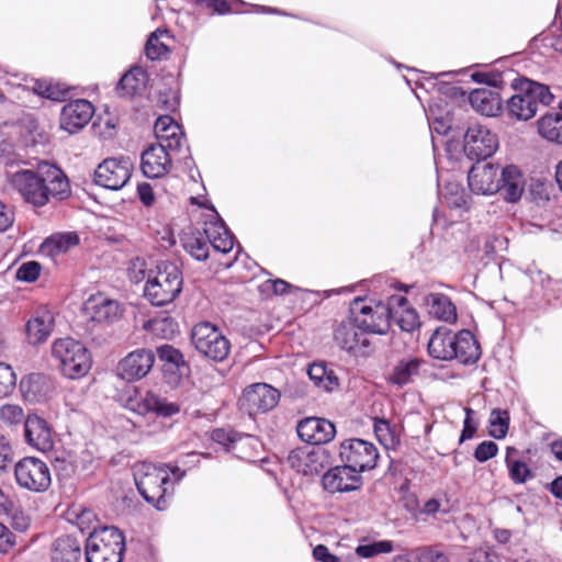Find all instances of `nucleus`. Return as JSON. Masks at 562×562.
Returning <instances> with one entry per match:
<instances>
[{
  "label": "nucleus",
  "instance_id": "1",
  "mask_svg": "<svg viewBox=\"0 0 562 562\" xmlns=\"http://www.w3.org/2000/svg\"><path fill=\"white\" fill-rule=\"evenodd\" d=\"M7 186L15 191L24 202L41 207L50 196L64 199L69 193V182L65 173L56 166L41 164L36 171L19 169L5 172Z\"/></svg>",
  "mask_w": 562,
  "mask_h": 562
},
{
  "label": "nucleus",
  "instance_id": "2",
  "mask_svg": "<svg viewBox=\"0 0 562 562\" xmlns=\"http://www.w3.org/2000/svg\"><path fill=\"white\" fill-rule=\"evenodd\" d=\"M186 476L178 465L142 462L134 468L136 487L143 498L158 510L168 507L173 495V485Z\"/></svg>",
  "mask_w": 562,
  "mask_h": 562
},
{
  "label": "nucleus",
  "instance_id": "3",
  "mask_svg": "<svg viewBox=\"0 0 562 562\" xmlns=\"http://www.w3.org/2000/svg\"><path fill=\"white\" fill-rule=\"evenodd\" d=\"M405 303L406 297L403 295H391L386 303L357 297L350 304V313L362 330L384 335L392 322V308Z\"/></svg>",
  "mask_w": 562,
  "mask_h": 562
},
{
  "label": "nucleus",
  "instance_id": "4",
  "mask_svg": "<svg viewBox=\"0 0 562 562\" xmlns=\"http://www.w3.org/2000/svg\"><path fill=\"white\" fill-rule=\"evenodd\" d=\"M183 277L177 263L160 261L147 273L144 296L156 306L167 305L180 294Z\"/></svg>",
  "mask_w": 562,
  "mask_h": 562
},
{
  "label": "nucleus",
  "instance_id": "5",
  "mask_svg": "<svg viewBox=\"0 0 562 562\" xmlns=\"http://www.w3.org/2000/svg\"><path fill=\"white\" fill-rule=\"evenodd\" d=\"M516 93L507 101V111L517 120L527 121L533 117L539 105H549L553 101V94L549 87L529 80L520 79L514 86Z\"/></svg>",
  "mask_w": 562,
  "mask_h": 562
},
{
  "label": "nucleus",
  "instance_id": "6",
  "mask_svg": "<svg viewBox=\"0 0 562 562\" xmlns=\"http://www.w3.org/2000/svg\"><path fill=\"white\" fill-rule=\"evenodd\" d=\"M52 358L61 373L69 379L81 378L91 368L88 349L80 341L70 337L54 340Z\"/></svg>",
  "mask_w": 562,
  "mask_h": 562
},
{
  "label": "nucleus",
  "instance_id": "7",
  "mask_svg": "<svg viewBox=\"0 0 562 562\" xmlns=\"http://www.w3.org/2000/svg\"><path fill=\"white\" fill-rule=\"evenodd\" d=\"M125 539L116 527L93 528L86 540L87 562H122Z\"/></svg>",
  "mask_w": 562,
  "mask_h": 562
},
{
  "label": "nucleus",
  "instance_id": "8",
  "mask_svg": "<svg viewBox=\"0 0 562 562\" xmlns=\"http://www.w3.org/2000/svg\"><path fill=\"white\" fill-rule=\"evenodd\" d=\"M191 341L201 356L215 362L224 361L231 351L229 340L210 322H200L192 328Z\"/></svg>",
  "mask_w": 562,
  "mask_h": 562
},
{
  "label": "nucleus",
  "instance_id": "9",
  "mask_svg": "<svg viewBox=\"0 0 562 562\" xmlns=\"http://www.w3.org/2000/svg\"><path fill=\"white\" fill-rule=\"evenodd\" d=\"M16 483L32 492H44L52 483L50 471L46 462L35 457L21 459L14 468Z\"/></svg>",
  "mask_w": 562,
  "mask_h": 562
},
{
  "label": "nucleus",
  "instance_id": "10",
  "mask_svg": "<svg viewBox=\"0 0 562 562\" xmlns=\"http://www.w3.org/2000/svg\"><path fill=\"white\" fill-rule=\"evenodd\" d=\"M339 456L344 463L360 474L375 468L379 451L370 441L350 438L340 443Z\"/></svg>",
  "mask_w": 562,
  "mask_h": 562
},
{
  "label": "nucleus",
  "instance_id": "11",
  "mask_svg": "<svg viewBox=\"0 0 562 562\" xmlns=\"http://www.w3.org/2000/svg\"><path fill=\"white\" fill-rule=\"evenodd\" d=\"M133 162L128 157H111L104 159L94 170L95 184L109 190H120L131 179Z\"/></svg>",
  "mask_w": 562,
  "mask_h": 562
},
{
  "label": "nucleus",
  "instance_id": "12",
  "mask_svg": "<svg viewBox=\"0 0 562 562\" xmlns=\"http://www.w3.org/2000/svg\"><path fill=\"white\" fill-rule=\"evenodd\" d=\"M463 148L469 159L484 160L498 148V138L485 125L477 122L471 123L464 135Z\"/></svg>",
  "mask_w": 562,
  "mask_h": 562
},
{
  "label": "nucleus",
  "instance_id": "13",
  "mask_svg": "<svg viewBox=\"0 0 562 562\" xmlns=\"http://www.w3.org/2000/svg\"><path fill=\"white\" fill-rule=\"evenodd\" d=\"M280 392L267 383H255L246 387L239 400L240 408L250 416L273 409L280 401Z\"/></svg>",
  "mask_w": 562,
  "mask_h": 562
},
{
  "label": "nucleus",
  "instance_id": "14",
  "mask_svg": "<svg viewBox=\"0 0 562 562\" xmlns=\"http://www.w3.org/2000/svg\"><path fill=\"white\" fill-rule=\"evenodd\" d=\"M334 338L341 349L353 356L364 357L371 352V342L368 338V333L360 328L352 316L349 321L338 325Z\"/></svg>",
  "mask_w": 562,
  "mask_h": 562
},
{
  "label": "nucleus",
  "instance_id": "15",
  "mask_svg": "<svg viewBox=\"0 0 562 562\" xmlns=\"http://www.w3.org/2000/svg\"><path fill=\"white\" fill-rule=\"evenodd\" d=\"M155 363V353L147 348L131 351L117 364V375L125 381H137L146 376Z\"/></svg>",
  "mask_w": 562,
  "mask_h": 562
},
{
  "label": "nucleus",
  "instance_id": "16",
  "mask_svg": "<svg viewBox=\"0 0 562 562\" xmlns=\"http://www.w3.org/2000/svg\"><path fill=\"white\" fill-rule=\"evenodd\" d=\"M497 186L499 187L497 193L501 194L504 201L516 203L525 192L526 177L518 166L506 165L499 168Z\"/></svg>",
  "mask_w": 562,
  "mask_h": 562
},
{
  "label": "nucleus",
  "instance_id": "17",
  "mask_svg": "<svg viewBox=\"0 0 562 562\" xmlns=\"http://www.w3.org/2000/svg\"><path fill=\"white\" fill-rule=\"evenodd\" d=\"M326 459L327 457L321 448H299L290 452L288 463L296 472L313 476L324 470Z\"/></svg>",
  "mask_w": 562,
  "mask_h": 562
},
{
  "label": "nucleus",
  "instance_id": "18",
  "mask_svg": "<svg viewBox=\"0 0 562 562\" xmlns=\"http://www.w3.org/2000/svg\"><path fill=\"white\" fill-rule=\"evenodd\" d=\"M499 173V166L491 162L480 164L472 166L468 173L469 188L473 193L492 195L497 193V177Z\"/></svg>",
  "mask_w": 562,
  "mask_h": 562
},
{
  "label": "nucleus",
  "instance_id": "19",
  "mask_svg": "<svg viewBox=\"0 0 562 562\" xmlns=\"http://www.w3.org/2000/svg\"><path fill=\"white\" fill-rule=\"evenodd\" d=\"M169 148L159 144L149 145L142 154L140 169L146 178H161L171 169Z\"/></svg>",
  "mask_w": 562,
  "mask_h": 562
},
{
  "label": "nucleus",
  "instance_id": "20",
  "mask_svg": "<svg viewBox=\"0 0 562 562\" xmlns=\"http://www.w3.org/2000/svg\"><path fill=\"white\" fill-rule=\"evenodd\" d=\"M93 112V105L88 100L70 101L63 106L60 127L69 134H75L89 123Z\"/></svg>",
  "mask_w": 562,
  "mask_h": 562
},
{
  "label": "nucleus",
  "instance_id": "21",
  "mask_svg": "<svg viewBox=\"0 0 562 562\" xmlns=\"http://www.w3.org/2000/svg\"><path fill=\"white\" fill-rule=\"evenodd\" d=\"M83 310L92 322L100 324H112L123 314L120 303L103 294L90 296L85 303Z\"/></svg>",
  "mask_w": 562,
  "mask_h": 562
},
{
  "label": "nucleus",
  "instance_id": "22",
  "mask_svg": "<svg viewBox=\"0 0 562 562\" xmlns=\"http://www.w3.org/2000/svg\"><path fill=\"white\" fill-rule=\"evenodd\" d=\"M296 431L303 441L315 447L329 442L335 437L336 428L325 418L308 417L297 424Z\"/></svg>",
  "mask_w": 562,
  "mask_h": 562
},
{
  "label": "nucleus",
  "instance_id": "23",
  "mask_svg": "<svg viewBox=\"0 0 562 562\" xmlns=\"http://www.w3.org/2000/svg\"><path fill=\"white\" fill-rule=\"evenodd\" d=\"M24 437L29 446L41 452L53 449V431L45 419L37 415H29L24 420Z\"/></svg>",
  "mask_w": 562,
  "mask_h": 562
},
{
  "label": "nucleus",
  "instance_id": "24",
  "mask_svg": "<svg viewBox=\"0 0 562 562\" xmlns=\"http://www.w3.org/2000/svg\"><path fill=\"white\" fill-rule=\"evenodd\" d=\"M360 481V474L346 463L331 468L322 479L324 488L329 493L355 491L359 488Z\"/></svg>",
  "mask_w": 562,
  "mask_h": 562
},
{
  "label": "nucleus",
  "instance_id": "25",
  "mask_svg": "<svg viewBox=\"0 0 562 562\" xmlns=\"http://www.w3.org/2000/svg\"><path fill=\"white\" fill-rule=\"evenodd\" d=\"M157 355L164 361V375L169 384H178L188 369L183 355L170 345L157 348Z\"/></svg>",
  "mask_w": 562,
  "mask_h": 562
},
{
  "label": "nucleus",
  "instance_id": "26",
  "mask_svg": "<svg viewBox=\"0 0 562 562\" xmlns=\"http://www.w3.org/2000/svg\"><path fill=\"white\" fill-rule=\"evenodd\" d=\"M54 326L55 317L52 312L37 311L25 325L27 342L33 346L45 342L52 335Z\"/></svg>",
  "mask_w": 562,
  "mask_h": 562
},
{
  "label": "nucleus",
  "instance_id": "27",
  "mask_svg": "<svg viewBox=\"0 0 562 562\" xmlns=\"http://www.w3.org/2000/svg\"><path fill=\"white\" fill-rule=\"evenodd\" d=\"M154 133L158 144L166 146L169 150H178L183 142V132L170 115L159 116L154 125Z\"/></svg>",
  "mask_w": 562,
  "mask_h": 562
},
{
  "label": "nucleus",
  "instance_id": "28",
  "mask_svg": "<svg viewBox=\"0 0 562 562\" xmlns=\"http://www.w3.org/2000/svg\"><path fill=\"white\" fill-rule=\"evenodd\" d=\"M469 102L476 112L485 116H495L502 109L499 94L487 88L473 90L469 95Z\"/></svg>",
  "mask_w": 562,
  "mask_h": 562
},
{
  "label": "nucleus",
  "instance_id": "29",
  "mask_svg": "<svg viewBox=\"0 0 562 562\" xmlns=\"http://www.w3.org/2000/svg\"><path fill=\"white\" fill-rule=\"evenodd\" d=\"M137 412L143 415L154 413L157 416L171 417L180 412V407L177 403L169 402L153 392H147L140 397Z\"/></svg>",
  "mask_w": 562,
  "mask_h": 562
},
{
  "label": "nucleus",
  "instance_id": "30",
  "mask_svg": "<svg viewBox=\"0 0 562 562\" xmlns=\"http://www.w3.org/2000/svg\"><path fill=\"white\" fill-rule=\"evenodd\" d=\"M20 390L26 401L41 402L50 392L52 384L45 374L32 373L21 380Z\"/></svg>",
  "mask_w": 562,
  "mask_h": 562
},
{
  "label": "nucleus",
  "instance_id": "31",
  "mask_svg": "<svg viewBox=\"0 0 562 562\" xmlns=\"http://www.w3.org/2000/svg\"><path fill=\"white\" fill-rule=\"evenodd\" d=\"M53 562H77L81 557L80 541L69 535L58 537L52 544Z\"/></svg>",
  "mask_w": 562,
  "mask_h": 562
},
{
  "label": "nucleus",
  "instance_id": "32",
  "mask_svg": "<svg viewBox=\"0 0 562 562\" xmlns=\"http://www.w3.org/2000/svg\"><path fill=\"white\" fill-rule=\"evenodd\" d=\"M205 235L215 251L228 254L234 247V236L222 218L206 224Z\"/></svg>",
  "mask_w": 562,
  "mask_h": 562
},
{
  "label": "nucleus",
  "instance_id": "33",
  "mask_svg": "<svg viewBox=\"0 0 562 562\" xmlns=\"http://www.w3.org/2000/svg\"><path fill=\"white\" fill-rule=\"evenodd\" d=\"M453 340V344L458 347L456 360L462 364L475 363L479 360L481 356L480 345L470 330H460L454 334Z\"/></svg>",
  "mask_w": 562,
  "mask_h": 562
},
{
  "label": "nucleus",
  "instance_id": "34",
  "mask_svg": "<svg viewBox=\"0 0 562 562\" xmlns=\"http://www.w3.org/2000/svg\"><path fill=\"white\" fill-rule=\"evenodd\" d=\"M454 333L446 327L438 328L428 341V352L430 357L439 360H453L456 353H452L450 344H453Z\"/></svg>",
  "mask_w": 562,
  "mask_h": 562
},
{
  "label": "nucleus",
  "instance_id": "35",
  "mask_svg": "<svg viewBox=\"0 0 562 562\" xmlns=\"http://www.w3.org/2000/svg\"><path fill=\"white\" fill-rule=\"evenodd\" d=\"M428 312L435 318L453 323L457 321V308L450 297L442 293H431L427 296Z\"/></svg>",
  "mask_w": 562,
  "mask_h": 562
},
{
  "label": "nucleus",
  "instance_id": "36",
  "mask_svg": "<svg viewBox=\"0 0 562 562\" xmlns=\"http://www.w3.org/2000/svg\"><path fill=\"white\" fill-rule=\"evenodd\" d=\"M147 81V71L142 67H133L119 81L117 91L121 95L133 97L146 88Z\"/></svg>",
  "mask_w": 562,
  "mask_h": 562
},
{
  "label": "nucleus",
  "instance_id": "37",
  "mask_svg": "<svg viewBox=\"0 0 562 562\" xmlns=\"http://www.w3.org/2000/svg\"><path fill=\"white\" fill-rule=\"evenodd\" d=\"M307 374L314 385L326 392H331L338 387V378L331 369L323 362H314L308 367Z\"/></svg>",
  "mask_w": 562,
  "mask_h": 562
},
{
  "label": "nucleus",
  "instance_id": "38",
  "mask_svg": "<svg viewBox=\"0 0 562 562\" xmlns=\"http://www.w3.org/2000/svg\"><path fill=\"white\" fill-rule=\"evenodd\" d=\"M78 243L79 238L75 233L55 234L44 240L41 246V250L49 257H56L68 251Z\"/></svg>",
  "mask_w": 562,
  "mask_h": 562
},
{
  "label": "nucleus",
  "instance_id": "39",
  "mask_svg": "<svg viewBox=\"0 0 562 562\" xmlns=\"http://www.w3.org/2000/svg\"><path fill=\"white\" fill-rule=\"evenodd\" d=\"M171 38L167 29H157L154 31L149 35L145 46L146 56L151 60L166 57L170 53L167 41Z\"/></svg>",
  "mask_w": 562,
  "mask_h": 562
},
{
  "label": "nucleus",
  "instance_id": "40",
  "mask_svg": "<svg viewBox=\"0 0 562 562\" xmlns=\"http://www.w3.org/2000/svg\"><path fill=\"white\" fill-rule=\"evenodd\" d=\"M538 132L543 138L562 144V113L554 112L542 116L538 121Z\"/></svg>",
  "mask_w": 562,
  "mask_h": 562
},
{
  "label": "nucleus",
  "instance_id": "41",
  "mask_svg": "<svg viewBox=\"0 0 562 562\" xmlns=\"http://www.w3.org/2000/svg\"><path fill=\"white\" fill-rule=\"evenodd\" d=\"M182 244L186 251L194 259L203 261L209 258L210 241L207 240L205 231L203 233L196 231L186 234Z\"/></svg>",
  "mask_w": 562,
  "mask_h": 562
},
{
  "label": "nucleus",
  "instance_id": "42",
  "mask_svg": "<svg viewBox=\"0 0 562 562\" xmlns=\"http://www.w3.org/2000/svg\"><path fill=\"white\" fill-rule=\"evenodd\" d=\"M419 366L420 363L417 359L402 360L393 369L389 381L392 384L402 387L408 384L412 381V378L418 373Z\"/></svg>",
  "mask_w": 562,
  "mask_h": 562
},
{
  "label": "nucleus",
  "instance_id": "43",
  "mask_svg": "<svg viewBox=\"0 0 562 562\" xmlns=\"http://www.w3.org/2000/svg\"><path fill=\"white\" fill-rule=\"evenodd\" d=\"M392 321L404 331H413L419 326V317L417 312L408 306V301L401 306L392 308Z\"/></svg>",
  "mask_w": 562,
  "mask_h": 562
},
{
  "label": "nucleus",
  "instance_id": "44",
  "mask_svg": "<svg viewBox=\"0 0 562 562\" xmlns=\"http://www.w3.org/2000/svg\"><path fill=\"white\" fill-rule=\"evenodd\" d=\"M509 428V413L505 409L494 408L488 419V435L495 439L506 437Z\"/></svg>",
  "mask_w": 562,
  "mask_h": 562
},
{
  "label": "nucleus",
  "instance_id": "45",
  "mask_svg": "<svg viewBox=\"0 0 562 562\" xmlns=\"http://www.w3.org/2000/svg\"><path fill=\"white\" fill-rule=\"evenodd\" d=\"M249 436H245L239 434L233 429L225 428H216L212 431L211 438L214 442L222 445L226 448L227 451H231L235 448V445L241 440L243 438H248Z\"/></svg>",
  "mask_w": 562,
  "mask_h": 562
},
{
  "label": "nucleus",
  "instance_id": "46",
  "mask_svg": "<svg viewBox=\"0 0 562 562\" xmlns=\"http://www.w3.org/2000/svg\"><path fill=\"white\" fill-rule=\"evenodd\" d=\"M510 451H515L514 448L507 449L506 464L509 471V477L513 482L517 484L525 483L528 479L531 477V471L528 465L519 460L510 461L508 454Z\"/></svg>",
  "mask_w": 562,
  "mask_h": 562
},
{
  "label": "nucleus",
  "instance_id": "47",
  "mask_svg": "<svg viewBox=\"0 0 562 562\" xmlns=\"http://www.w3.org/2000/svg\"><path fill=\"white\" fill-rule=\"evenodd\" d=\"M393 550V542L390 540H380L367 544H360L356 553L364 559L372 558L380 553H389Z\"/></svg>",
  "mask_w": 562,
  "mask_h": 562
},
{
  "label": "nucleus",
  "instance_id": "48",
  "mask_svg": "<svg viewBox=\"0 0 562 562\" xmlns=\"http://www.w3.org/2000/svg\"><path fill=\"white\" fill-rule=\"evenodd\" d=\"M16 386V374L12 367L0 362V397L10 395Z\"/></svg>",
  "mask_w": 562,
  "mask_h": 562
},
{
  "label": "nucleus",
  "instance_id": "49",
  "mask_svg": "<svg viewBox=\"0 0 562 562\" xmlns=\"http://www.w3.org/2000/svg\"><path fill=\"white\" fill-rule=\"evenodd\" d=\"M374 434L378 440L386 448L394 446L396 442L395 434L391 425L385 419L375 418L373 424Z\"/></svg>",
  "mask_w": 562,
  "mask_h": 562
},
{
  "label": "nucleus",
  "instance_id": "50",
  "mask_svg": "<svg viewBox=\"0 0 562 562\" xmlns=\"http://www.w3.org/2000/svg\"><path fill=\"white\" fill-rule=\"evenodd\" d=\"M33 91L36 94L50 100H59L65 94V91L60 90L58 85H54L45 80H36L33 85Z\"/></svg>",
  "mask_w": 562,
  "mask_h": 562
},
{
  "label": "nucleus",
  "instance_id": "51",
  "mask_svg": "<svg viewBox=\"0 0 562 562\" xmlns=\"http://www.w3.org/2000/svg\"><path fill=\"white\" fill-rule=\"evenodd\" d=\"M415 561L416 562H450L448 557L431 547H419L415 548Z\"/></svg>",
  "mask_w": 562,
  "mask_h": 562
},
{
  "label": "nucleus",
  "instance_id": "52",
  "mask_svg": "<svg viewBox=\"0 0 562 562\" xmlns=\"http://www.w3.org/2000/svg\"><path fill=\"white\" fill-rule=\"evenodd\" d=\"M41 273V265L37 261L22 263L16 270V279L24 282H34Z\"/></svg>",
  "mask_w": 562,
  "mask_h": 562
},
{
  "label": "nucleus",
  "instance_id": "53",
  "mask_svg": "<svg viewBox=\"0 0 562 562\" xmlns=\"http://www.w3.org/2000/svg\"><path fill=\"white\" fill-rule=\"evenodd\" d=\"M0 417L4 423L10 425L19 424L24 422V412L23 409L13 404L3 405L0 408Z\"/></svg>",
  "mask_w": 562,
  "mask_h": 562
},
{
  "label": "nucleus",
  "instance_id": "54",
  "mask_svg": "<svg viewBox=\"0 0 562 562\" xmlns=\"http://www.w3.org/2000/svg\"><path fill=\"white\" fill-rule=\"evenodd\" d=\"M498 452V447L494 441L486 440L481 442L475 451H474V458L479 462H486L490 459L494 458Z\"/></svg>",
  "mask_w": 562,
  "mask_h": 562
},
{
  "label": "nucleus",
  "instance_id": "55",
  "mask_svg": "<svg viewBox=\"0 0 562 562\" xmlns=\"http://www.w3.org/2000/svg\"><path fill=\"white\" fill-rule=\"evenodd\" d=\"M72 513L76 515V525L82 532L97 528L95 526H92V524L97 521V516L93 510L82 508L79 512L74 510Z\"/></svg>",
  "mask_w": 562,
  "mask_h": 562
},
{
  "label": "nucleus",
  "instance_id": "56",
  "mask_svg": "<svg viewBox=\"0 0 562 562\" xmlns=\"http://www.w3.org/2000/svg\"><path fill=\"white\" fill-rule=\"evenodd\" d=\"M201 457L207 458L209 453H200V452H189L179 457L173 465H178L181 470L193 469L200 464Z\"/></svg>",
  "mask_w": 562,
  "mask_h": 562
},
{
  "label": "nucleus",
  "instance_id": "57",
  "mask_svg": "<svg viewBox=\"0 0 562 562\" xmlns=\"http://www.w3.org/2000/svg\"><path fill=\"white\" fill-rule=\"evenodd\" d=\"M464 412H465V418L463 422V429H462V432L460 436V441H465L468 439H471L474 436L476 428H477V424L472 418V415L474 413L473 409L470 407H467V408H464Z\"/></svg>",
  "mask_w": 562,
  "mask_h": 562
},
{
  "label": "nucleus",
  "instance_id": "58",
  "mask_svg": "<svg viewBox=\"0 0 562 562\" xmlns=\"http://www.w3.org/2000/svg\"><path fill=\"white\" fill-rule=\"evenodd\" d=\"M173 326L175 323L170 317H162L160 319L156 318L148 321L146 328L155 333L161 331L162 335L166 337V330L168 329L170 333H173Z\"/></svg>",
  "mask_w": 562,
  "mask_h": 562
},
{
  "label": "nucleus",
  "instance_id": "59",
  "mask_svg": "<svg viewBox=\"0 0 562 562\" xmlns=\"http://www.w3.org/2000/svg\"><path fill=\"white\" fill-rule=\"evenodd\" d=\"M15 544V536L3 524L0 522V552H8Z\"/></svg>",
  "mask_w": 562,
  "mask_h": 562
},
{
  "label": "nucleus",
  "instance_id": "60",
  "mask_svg": "<svg viewBox=\"0 0 562 562\" xmlns=\"http://www.w3.org/2000/svg\"><path fill=\"white\" fill-rule=\"evenodd\" d=\"M469 562H501V558L493 550L479 549L472 553Z\"/></svg>",
  "mask_w": 562,
  "mask_h": 562
},
{
  "label": "nucleus",
  "instance_id": "61",
  "mask_svg": "<svg viewBox=\"0 0 562 562\" xmlns=\"http://www.w3.org/2000/svg\"><path fill=\"white\" fill-rule=\"evenodd\" d=\"M137 194H138L140 202L145 206H150L155 202L154 191L149 183L144 182V183L138 184Z\"/></svg>",
  "mask_w": 562,
  "mask_h": 562
},
{
  "label": "nucleus",
  "instance_id": "62",
  "mask_svg": "<svg viewBox=\"0 0 562 562\" xmlns=\"http://www.w3.org/2000/svg\"><path fill=\"white\" fill-rule=\"evenodd\" d=\"M472 79L480 83L497 87L501 83V76L493 72H474Z\"/></svg>",
  "mask_w": 562,
  "mask_h": 562
},
{
  "label": "nucleus",
  "instance_id": "63",
  "mask_svg": "<svg viewBox=\"0 0 562 562\" xmlns=\"http://www.w3.org/2000/svg\"><path fill=\"white\" fill-rule=\"evenodd\" d=\"M313 557L321 562H339V559L331 554L328 548L324 544H318L313 549Z\"/></svg>",
  "mask_w": 562,
  "mask_h": 562
},
{
  "label": "nucleus",
  "instance_id": "64",
  "mask_svg": "<svg viewBox=\"0 0 562 562\" xmlns=\"http://www.w3.org/2000/svg\"><path fill=\"white\" fill-rule=\"evenodd\" d=\"M144 267V261H140L139 259L132 262V267L130 268V278L133 282L138 283L147 278Z\"/></svg>",
  "mask_w": 562,
  "mask_h": 562
}]
</instances>
